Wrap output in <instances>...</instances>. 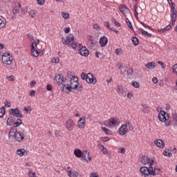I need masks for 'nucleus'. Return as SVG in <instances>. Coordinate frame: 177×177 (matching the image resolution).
I'll use <instances>...</instances> for the list:
<instances>
[{"label":"nucleus","instance_id":"774afa93","mask_svg":"<svg viewBox=\"0 0 177 177\" xmlns=\"http://www.w3.org/2000/svg\"><path fill=\"white\" fill-rule=\"evenodd\" d=\"M70 31H71L70 28H65V29H64L65 34H68V32H70Z\"/></svg>","mask_w":177,"mask_h":177},{"label":"nucleus","instance_id":"423d86ee","mask_svg":"<svg viewBox=\"0 0 177 177\" xmlns=\"http://www.w3.org/2000/svg\"><path fill=\"white\" fill-rule=\"evenodd\" d=\"M14 138L15 139L16 142L21 143V142H23V140H24V133H23L22 131L15 129V133H14Z\"/></svg>","mask_w":177,"mask_h":177},{"label":"nucleus","instance_id":"4c0bfd02","mask_svg":"<svg viewBox=\"0 0 177 177\" xmlns=\"http://www.w3.org/2000/svg\"><path fill=\"white\" fill-rule=\"evenodd\" d=\"M5 106L0 108V118H3V116L5 115Z\"/></svg>","mask_w":177,"mask_h":177},{"label":"nucleus","instance_id":"f704fd0d","mask_svg":"<svg viewBox=\"0 0 177 177\" xmlns=\"http://www.w3.org/2000/svg\"><path fill=\"white\" fill-rule=\"evenodd\" d=\"M17 153L20 157H23L24 156V153H26V149H19L17 150Z\"/></svg>","mask_w":177,"mask_h":177},{"label":"nucleus","instance_id":"6ab92c4d","mask_svg":"<svg viewBox=\"0 0 177 177\" xmlns=\"http://www.w3.org/2000/svg\"><path fill=\"white\" fill-rule=\"evenodd\" d=\"M82 157L84 161H88V159L91 160L92 158L89 156V151H83L82 153Z\"/></svg>","mask_w":177,"mask_h":177},{"label":"nucleus","instance_id":"2f4dec72","mask_svg":"<svg viewBox=\"0 0 177 177\" xmlns=\"http://www.w3.org/2000/svg\"><path fill=\"white\" fill-rule=\"evenodd\" d=\"M163 155L165 156V157H172V153H171L170 149H167L163 151Z\"/></svg>","mask_w":177,"mask_h":177},{"label":"nucleus","instance_id":"bb28decb","mask_svg":"<svg viewBox=\"0 0 177 177\" xmlns=\"http://www.w3.org/2000/svg\"><path fill=\"white\" fill-rule=\"evenodd\" d=\"M74 154L77 158H81V157H82V151L80 149H75L74 151Z\"/></svg>","mask_w":177,"mask_h":177},{"label":"nucleus","instance_id":"1a4fd4ad","mask_svg":"<svg viewBox=\"0 0 177 177\" xmlns=\"http://www.w3.org/2000/svg\"><path fill=\"white\" fill-rule=\"evenodd\" d=\"M73 41H74V35L71 34L68 35L66 38L62 37V42L64 45H68L71 44Z\"/></svg>","mask_w":177,"mask_h":177},{"label":"nucleus","instance_id":"49530a36","mask_svg":"<svg viewBox=\"0 0 177 177\" xmlns=\"http://www.w3.org/2000/svg\"><path fill=\"white\" fill-rule=\"evenodd\" d=\"M30 16H31L32 19H35V11L31 10L29 12Z\"/></svg>","mask_w":177,"mask_h":177},{"label":"nucleus","instance_id":"f03ea898","mask_svg":"<svg viewBox=\"0 0 177 177\" xmlns=\"http://www.w3.org/2000/svg\"><path fill=\"white\" fill-rule=\"evenodd\" d=\"M81 78L82 80H85L88 84H95L97 82L96 78H93V75L91 73H88L87 75L84 72L82 73Z\"/></svg>","mask_w":177,"mask_h":177},{"label":"nucleus","instance_id":"a18cd8bd","mask_svg":"<svg viewBox=\"0 0 177 177\" xmlns=\"http://www.w3.org/2000/svg\"><path fill=\"white\" fill-rule=\"evenodd\" d=\"M171 17H172L171 24L172 26H174L175 24V21H176L177 15H171Z\"/></svg>","mask_w":177,"mask_h":177},{"label":"nucleus","instance_id":"c9c22d12","mask_svg":"<svg viewBox=\"0 0 177 177\" xmlns=\"http://www.w3.org/2000/svg\"><path fill=\"white\" fill-rule=\"evenodd\" d=\"M126 23H127L129 28H130V30H131V31H133V26H132V23H131V21H129V19L128 18H126Z\"/></svg>","mask_w":177,"mask_h":177},{"label":"nucleus","instance_id":"9b49d317","mask_svg":"<svg viewBox=\"0 0 177 177\" xmlns=\"http://www.w3.org/2000/svg\"><path fill=\"white\" fill-rule=\"evenodd\" d=\"M30 52L32 56H34V57H38V56H39V53H41V52L38 51L37 48L34 46V42H32Z\"/></svg>","mask_w":177,"mask_h":177},{"label":"nucleus","instance_id":"f8f14e48","mask_svg":"<svg viewBox=\"0 0 177 177\" xmlns=\"http://www.w3.org/2000/svg\"><path fill=\"white\" fill-rule=\"evenodd\" d=\"M79 53L81 56H84V57H88V56H89V50H87L85 46H82L79 50Z\"/></svg>","mask_w":177,"mask_h":177},{"label":"nucleus","instance_id":"bf43d9fd","mask_svg":"<svg viewBox=\"0 0 177 177\" xmlns=\"http://www.w3.org/2000/svg\"><path fill=\"white\" fill-rule=\"evenodd\" d=\"M77 46H78V44L77 42H73V44H72L73 49H77Z\"/></svg>","mask_w":177,"mask_h":177},{"label":"nucleus","instance_id":"c85d7f7f","mask_svg":"<svg viewBox=\"0 0 177 177\" xmlns=\"http://www.w3.org/2000/svg\"><path fill=\"white\" fill-rule=\"evenodd\" d=\"M101 129H102V131H103V132H104V133H106V135H113V131H110V129H109L104 127H102Z\"/></svg>","mask_w":177,"mask_h":177},{"label":"nucleus","instance_id":"09e8293b","mask_svg":"<svg viewBox=\"0 0 177 177\" xmlns=\"http://www.w3.org/2000/svg\"><path fill=\"white\" fill-rule=\"evenodd\" d=\"M162 122H165V127H169L171 125V121H169L168 120L163 121Z\"/></svg>","mask_w":177,"mask_h":177},{"label":"nucleus","instance_id":"7c9ffc66","mask_svg":"<svg viewBox=\"0 0 177 177\" xmlns=\"http://www.w3.org/2000/svg\"><path fill=\"white\" fill-rule=\"evenodd\" d=\"M142 107H143V109H142V111L144 112V113H150V107H149L148 106H147V104H142Z\"/></svg>","mask_w":177,"mask_h":177},{"label":"nucleus","instance_id":"4be33fe9","mask_svg":"<svg viewBox=\"0 0 177 177\" xmlns=\"http://www.w3.org/2000/svg\"><path fill=\"white\" fill-rule=\"evenodd\" d=\"M116 92H118V95L121 96H126L127 95H124V87L120 84L117 85Z\"/></svg>","mask_w":177,"mask_h":177},{"label":"nucleus","instance_id":"7ed1b4c3","mask_svg":"<svg viewBox=\"0 0 177 177\" xmlns=\"http://www.w3.org/2000/svg\"><path fill=\"white\" fill-rule=\"evenodd\" d=\"M6 124L8 125V127H12V125H14V128H17L18 127H20L23 122L21 119H17L16 122H15V118L10 117L7 119Z\"/></svg>","mask_w":177,"mask_h":177},{"label":"nucleus","instance_id":"338daca9","mask_svg":"<svg viewBox=\"0 0 177 177\" xmlns=\"http://www.w3.org/2000/svg\"><path fill=\"white\" fill-rule=\"evenodd\" d=\"M52 85H50V84H47V86H46V89H47V91H52Z\"/></svg>","mask_w":177,"mask_h":177},{"label":"nucleus","instance_id":"72a5a7b5","mask_svg":"<svg viewBox=\"0 0 177 177\" xmlns=\"http://www.w3.org/2000/svg\"><path fill=\"white\" fill-rule=\"evenodd\" d=\"M131 41L133 42V44L134 45V46L139 45V39H138V37H133L131 38Z\"/></svg>","mask_w":177,"mask_h":177},{"label":"nucleus","instance_id":"680f3d73","mask_svg":"<svg viewBox=\"0 0 177 177\" xmlns=\"http://www.w3.org/2000/svg\"><path fill=\"white\" fill-rule=\"evenodd\" d=\"M30 96H35V90H30L29 93Z\"/></svg>","mask_w":177,"mask_h":177},{"label":"nucleus","instance_id":"58836bf2","mask_svg":"<svg viewBox=\"0 0 177 177\" xmlns=\"http://www.w3.org/2000/svg\"><path fill=\"white\" fill-rule=\"evenodd\" d=\"M99 148L101 150V151H102L103 154H107V149L104 148V146H103V145H100Z\"/></svg>","mask_w":177,"mask_h":177},{"label":"nucleus","instance_id":"864d4df0","mask_svg":"<svg viewBox=\"0 0 177 177\" xmlns=\"http://www.w3.org/2000/svg\"><path fill=\"white\" fill-rule=\"evenodd\" d=\"M134 9V15H139V13H138V5H135L133 7Z\"/></svg>","mask_w":177,"mask_h":177},{"label":"nucleus","instance_id":"603ef678","mask_svg":"<svg viewBox=\"0 0 177 177\" xmlns=\"http://www.w3.org/2000/svg\"><path fill=\"white\" fill-rule=\"evenodd\" d=\"M101 140H102V142H109L110 139L109 138V137H102Z\"/></svg>","mask_w":177,"mask_h":177},{"label":"nucleus","instance_id":"a211bd4d","mask_svg":"<svg viewBox=\"0 0 177 177\" xmlns=\"http://www.w3.org/2000/svg\"><path fill=\"white\" fill-rule=\"evenodd\" d=\"M86 124V121L85 120V117L84 116L81 117L77 122L78 127L80 129L84 128Z\"/></svg>","mask_w":177,"mask_h":177},{"label":"nucleus","instance_id":"69168bd1","mask_svg":"<svg viewBox=\"0 0 177 177\" xmlns=\"http://www.w3.org/2000/svg\"><path fill=\"white\" fill-rule=\"evenodd\" d=\"M8 81H15V78H13V75L7 76Z\"/></svg>","mask_w":177,"mask_h":177},{"label":"nucleus","instance_id":"5701e85b","mask_svg":"<svg viewBox=\"0 0 177 177\" xmlns=\"http://www.w3.org/2000/svg\"><path fill=\"white\" fill-rule=\"evenodd\" d=\"M6 26V19L3 17L0 16V30L1 28H4Z\"/></svg>","mask_w":177,"mask_h":177},{"label":"nucleus","instance_id":"a19ab883","mask_svg":"<svg viewBox=\"0 0 177 177\" xmlns=\"http://www.w3.org/2000/svg\"><path fill=\"white\" fill-rule=\"evenodd\" d=\"M126 125L127 127H129V131H133V126L131 124V122H127Z\"/></svg>","mask_w":177,"mask_h":177},{"label":"nucleus","instance_id":"0e129e2a","mask_svg":"<svg viewBox=\"0 0 177 177\" xmlns=\"http://www.w3.org/2000/svg\"><path fill=\"white\" fill-rule=\"evenodd\" d=\"M27 37L29 38V39H31V41H34L32 35L28 33V34L27 35Z\"/></svg>","mask_w":177,"mask_h":177},{"label":"nucleus","instance_id":"f257e3e1","mask_svg":"<svg viewBox=\"0 0 177 177\" xmlns=\"http://www.w3.org/2000/svg\"><path fill=\"white\" fill-rule=\"evenodd\" d=\"M146 163L149 164V167H147L146 166H143L140 169V171L145 177H149V175H153V176H156V171L153 169V162L154 160H151V158L148 156H145Z\"/></svg>","mask_w":177,"mask_h":177},{"label":"nucleus","instance_id":"5fc2aeb1","mask_svg":"<svg viewBox=\"0 0 177 177\" xmlns=\"http://www.w3.org/2000/svg\"><path fill=\"white\" fill-rule=\"evenodd\" d=\"M141 162L142 164H144L145 165H146V156H143L142 158H141Z\"/></svg>","mask_w":177,"mask_h":177},{"label":"nucleus","instance_id":"79ce46f5","mask_svg":"<svg viewBox=\"0 0 177 177\" xmlns=\"http://www.w3.org/2000/svg\"><path fill=\"white\" fill-rule=\"evenodd\" d=\"M59 62H60V59H59V57H57V58L53 57L51 59V63H55L56 64H57Z\"/></svg>","mask_w":177,"mask_h":177},{"label":"nucleus","instance_id":"cd10ccee","mask_svg":"<svg viewBox=\"0 0 177 177\" xmlns=\"http://www.w3.org/2000/svg\"><path fill=\"white\" fill-rule=\"evenodd\" d=\"M71 81H73L72 82L73 86H74V85H77V86L80 85V83L78 82V77L77 76H73V77L71 79Z\"/></svg>","mask_w":177,"mask_h":177},{"label":"nucleus","instance_id":"3c124183","mask_svg":"<svg viewBox=\"0 0 177 177\" xmlns=\"http://www.w3.org/2000/svg\"><path fill=\"white\" fill-rule=\"evenodd\" d=\"M27 10H28V7H26L25 8H21V13H24V15H26V12H27Z\"/></svg>","mask_w":177,"mask_h":177},{"label":"nucleus","instance_id":"f3484780","mask_svg":"<svg viewBox=\"0 0 177 177\" xmlns=\"http://www.w3.org/2000/svg\"><path fill=\"white\" fill-rule=\"evenodd\" d=\"M119 132L122 136H124L128 132L127 124H122L119 129Z\"/></svg>","mask_w":177,"mask_h":177},{"label":"nucleus","instance_id":"2eb2a0df","mask_svg":"<svg viewBox=\"0 0 177 177\" xmlns=\"http://www.w3.org/2000/svg\"><path fill=\"white\" fill-rule=\"evenodd\" d=\"M135 34H136V35H139L142 34L145 37H146V35H147V37L148 38L151 37V33H149L147 31L143 30L142 28H140L138 30H136Z\"/></svg>","mask_w":177,"mask_h":177},{"label":"nucleus","instance_id":"4d7b16f0","mask_svg":"<svg viewBox=\"0 0 177 177\" xmlns=\"http://www.w3.org/2000/svg\"><path fill=\"white\" fill-rule=\"evenodd\" d=\"M76 89H77V92H81V91H82V89H83L82 85L77 86Z\"/></svg>","mask_w":177,"mask_h":177},{"label":"nucleus","instance_id":"13d9d810","mask_svg":"<svg viewBox=\"0 0 177 177\" xmlns=\"http://www.w3.org/2000/svg\"><path fill=\"white\" fill-rule=\"evenodd\" d=\"M38 5H44L45 3V0H37Z\"/></svg>","mask_w":177,"mask_h":177},{"label":"nucleus","instance_id":"393cba45","mask_svg":"<svg viewBox=\"0 0 177 177\" xmlns=\"http://www.w3.org/2000/svg\"><path fill=\"white\" fill-rule=\"evenodd\" d=\"M175 3H171L170 11L172 15H177V10L175 9Z\"/></svg>","mask_w":177,"mask_h":177},{"label":"nucleus","instance_id":"c03bdc74","mask_svg":"<svg viewBox=\"0 0 177 177\" xmlns=\"http://www.w3.org/2000/svg\"><path fill=\"white\" fill-rule=\"evenodd\" d=\"M62 16L64 17V19H67L70 17V15L68 13H66L64 12H62Z\"/></svg>","mask_w":177,"mask_h":177},{"label":"nucleus","instance_id":"8fccbe9b","mask_svg":"<svg viewBox=\"0 0 177 177\" xmlns=\"http://www.w3.org/2000/svg\"><path fill=\"white\" fill-rule=\"evenodd\" d=\"M172 118L174 121L177 120V113L176 112H174L172 113Z\"/></svg>","mask_w":177,"mask_h":177},{"label":"nucleus","instance_id":"473e14b6","mask_svg":"<svg viewBox=\"0 0 177 177\" xmlns=\"http://www.w3.org/2000/svg\"><path fill=\"white\" fill-rule=\"evenodd\" d=\"M15 133H16V129L13 128L10 129L8 133V138H14Z\"/></svg>","mask_w":177,"mask_h":177},{"label":"nucleus","instance_id":"c756f323","mask_svg":"<svg viewBox=\"0 0 177 177\" xmlns=\"http://www.w3.org/2000/svg\"><path fill=\"white\" fill-rule=\"evenodd\" d=\"M145 67H147V68H149V70L151 68H154V67H156V63L155 62H148L145 65Z\"/></svg>","mask_w":177,"mask_h":177},{"label":"nucleus","instance_id":"e2e57ef3","mask_svg":"<svg viewBox=\"0 0 177 177\" xmlns=\"http://www.w3.org/2000/svg\"><path fill=\"white\" fill-rule=\"evenodd\" d=\"M121 49L118 48L115 50V53H116V55H121Z\"/></svg>","mask_w":177,"mask_h":177},{"label":"nucleus","instance_id":"412c9836","mask_svg":"<svg viewBox=\"0 0 177 177\" xmlns=\"http://www.w3.org/2000/svg\"><path fill=\"white\" fill-rule=\"evenodd\" d=\"M155 145H156L158 147H160V149H164V146H165V142H164V140L159 139L155 140Z\"/></svg>","mask_w":177,"mask_h":177},{"label":"nucleus","instance_id":"9d476101","mask_svg":"<svg viewBox=\"0 0 177 177\" xmlns=\"http://www.w3.org/2000/svg\"><path fill=\"white\" fill-rule=\"evenodd\" d=\"M120 120L116 117H112L110 118L109 122V127H117V125L120 124Z\"/></svg>","mask_w":177,"mask_h":177},{"label":"nucleus","instance_id":"052dcab7","mask_svg":"<svg viewBox=\"0 0 177 177\" xmlns=\"http://www.w3.org/2000/svg\"><path fill=\"white\" fill-rule=\"evenodd\" d=\"M28 176L29 177H35V172L29 171L28 172Z\"/></svg>","mask_w":177,"mask_h":177},{"label":"nucleus","instance_id":"aec40b11","mask_svg":"<svg viewBox=\"0 0 177 177\" xmlns=\"http://www.w3.org/2000/svg\"><path fill=\"white\" fill-rule=\"evenodd\" d=\"M55 81L57 82L58 85L63 84V77L60 74H56L54 77Z\"/></svg>","mask_w":177,"mask_h":177},{"label":"nucleus","instance_id":"20e7f679","mask_svg":"<svg viewBox=\"0 0 177 177\" xmlns=\"http://www.w3.org/2000/svg\"><path fill=\"white\" fill-rule=\"evenodd\" d=\"M1 60L4 64H6V66H10L13 62V57H12V55H10V53H4L2 55Z\"/></svg>","mask_w":177,"mask_h":177},{"label":"nucleus","instance_id":"dca6fc26","mask_svg":"<svg viewBox=\"0 0 177 177\" xmlns=\"http://www.w3.org/2000/svg\"><path fill=\"white\" fill-rule=\"evenodd\" d=\"M108 42H109V39H107L106 36H102V37L100 38L99 43L101 48H104V46L107 45Z\"/></svg>","mask_w":177,"mask_h":177},{"label":"nucleus","instance_id":"de8ad7c7","mask_svg":"<svg viewBox=\"0 0 177 177\" xmlns=\"http://www.w3.org/2000/svg\"><path fill=\"white\" fill-rule=\"evenodd\" d=\"M4 106H6L7 107H10V106H12V104H10V102L6 100L4 102Z\"/></svg>","mask_w":177,"mask_h":177},{"label":"nucleus","instance_id":"37998d69","mask_svg":"<svg viewBox=\"0 0 177 177\" xmlns=\"http://www.w3.org/2000/svg\"><path fill=\"white\" fill-rule=\"evenodd\" d=\"M131 85L133 86H134V88H139V86H140V85L139 84V82H136V81H133L131 82Z\"/></svg>","mask_w":177,"mask_h":177},{"label":"nucleus","instance_id":"4468645a","mask_svg":"<svg viewBox=\"0 0 177 177\" xmlns=\"http://www.w3.org/2000/svg\"><path fill=\"white\" fill-rule=\"evenodd\" d=\"M74 121L71 119H69L66 122V128L68 131H73L74 129Z\"/></svg>","mask_w":177,"mask_h":177},{"label":"nucleus","instance_id":"0eeeda50","mask_svg":"<svg viewBox=\"0 0 177 177\" xmlns=\"http://www.w3.org/2000/svg\"><path fill=\"white\" fill-rule=\"evenodd\" d=\"M158 120L161 122L168 121V120H169V114H168L165 111L162 110L158 113Z\"/></svg>","mask_w":177,"mask_h":177},{"label":"nucleus","instance_id":"a878e982","mask_svg":"<svg viewBox=\"0 0 177 177\" xmlns=\"http://www.w3.org/2000/svg\"><path fill=\"white\" fill-rule=\"evenodd\" d=\"M67 172H68V176L69 177H78V172L77 171H73L72 172L71 170H68V169H67Z\"/></svg>","mask_w":177,"mask_h":177},{"label":"nucleus","instance_id":"e433bc0d","mask_svg":"<svg viewBox=\"0 0 177 177\" xmlns=\"http://www.w3.org/2000/svg\"><path fill=\"white\" fill-rule=\"evenodd\" d=\"M172 28V26H171V25H167L166 27L162 28L160 30H159V32H164L165 31H168L169 30H171V28Z\"/></svg>","mask_w":177,"mask_h":177},{"label":"nucleus","instance_id":"39448f33","mask_svg":"<svg viewBox=\"0 0 177 177\" xmlns=\"http://www.w3.org/2000/svg\"><path fill=\"white\" fill-rule=\"evenodd\" d=\"M73 81L72 80L70 82V84H64L62 86V92H64L65 89H66L65 92H66V93H68L70 92H72L71 89H77V84L73 86Z\"/></svg>","mask_w":177,"mask_h":177},{"label":"nucleus","instance_id":"6e6d98bb","mask_svg":"<svg viewBox=\"0 0 177 177\" xmlns=\"http://www.w3.org/2000/svg\"><path fill=\"white\" fill-rule=\"evenodd\" d=\"M93 28H94V30H96L97 31H99V30H100V27L97 26V24H94L93 26Z\"/></svg>","mask_w":177,"mask_h":177},{"label":"nucleus","instance_id":"ea45409f","mask_svg":"<svg viewBox=\"0 0 177 177\" xmlns=\"http://www.w3.org/2000/svg\"><path fill=\"white\" fill-rule=\"evenodd\" d=\"M128 77H131L133 74V70L131 68H128L127 70Z\"/></svg>","mask_w":177,"mask_h":177},{"label":"nucleus","instance_id":"ddd939ff","mask_svg":"<svg viewBox=\"0 0 177 177\" xmlns=\"http://www.w3.org/2000/svg\"><path fill=\"white\" fill-rule=\"evenodd\" d=\"M119 10L122 13V15H124V16H125L127 13H129V12H131L129 8H128V7L125 6V4L120 5L119 7Z\"/></svg>","mask_w":177,"mask_h":177},{"label":"nucleus","instance_id":"b1692460","mask_svg":"<svg viewBox=\"0 0 177 177\" xmlns=\"http://www.w3.org/2000/svg\"><path fill=\"white\" fill-rule=\"evenodd\" d=\"M19 9H21V4L19 3L18 6L15 7L12 10L13 15H17L20 12Z\"/></svg>","mask_w":177,"mask_h":177},{"label":"nucleus","instance_id":"6e6552de","mask_svg":"<svg viewBox=\"0 0 177 177\" xmlns=\"http://www.w3.org/2000/svg\"><path fill=\"white\" fill-rule=\"evenodd\" d=\"M9 113L11 115H13L14 117H17L18 118H23V115L21 114L20 109H19L17 107H16L15 109H10L9 110Z\"/></svg>","mask_w":177,"mask_h":177}]
</instances>
